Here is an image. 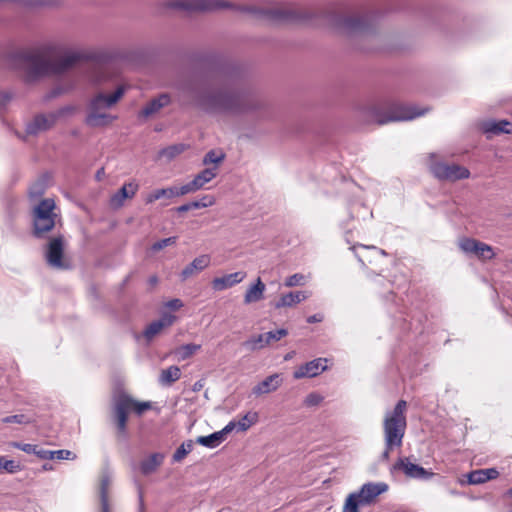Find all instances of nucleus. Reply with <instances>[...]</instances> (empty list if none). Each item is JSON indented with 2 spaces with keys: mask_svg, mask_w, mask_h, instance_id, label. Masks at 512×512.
Listing matches in <instances>:
<instances>
[{
  "mask_svg": "<svg viewBox=\"0 0 512 512\" xmlns=\"http://www.w3.org/2000/svg\"><path fill=\"white\" fill-rule=\"evenodd\" d=\"M82 57L79 52H68L58 58H52L46 48H35L13 54L11 62L21 72L25 82L30 83L45 76L63 74Z\"/></svg>",
  "mask_w": 512,
  "mask_h": 512,
  "instance_id": "1",
  "label": "nucleus"
},
{
  "mask_svg": "<svg viewBox=\"0 0 512 512\" xmlns=\"http://www.w3.org/2000/svg\"><path fill=\"white\" fill-rule=\"evenodd\" d=\"M195 105L209 114H239L254 108L252 95L202 85L191 89Z\"/></svg>",
  "mask_w": 512,
  "mask_h": 512,
  "instance_id": "2",
  "label": "nucleus"
},
{
  "mask_svg": "<svg viewBox=\"0 0 512 512\" xmlns=\"http://www.w3.org/2000/svg\"><path fill=\"white\" fill-rule=\"evenodd\" d=\"M407 403L399 400L393 411L387 412L383 421L384 444L388 449L400 448L406 431V410Z\"/></svg>",
  "mask_w": 512,
  "mask_h": 512,
  "instance_id": "3",
  "label": "nucleus"
},
{
  "mask_svg": "<svg viewBox=\"0 0 512 512\" xmlns=\"http://www.w3.org/2000/svg\"><path fill=\"white\" fill-rule=\"evenodd\" d=\"M426 110L416 106H405L395 103L374 105L368 109L369 120L378 124H386L393 121H408L424 115Z\"/></svg>",
  "mask_w": 512,
  "mask_h": 512,
  "instance_id": "4",
  "label": "nucleus"
},
{
  "mask_svg": "<svg viewBox=\"0 0 512 512\" xmlns=\"http://www.w3.org/2000/svg\"><path fill=\"white\" fill-rule=\"evenodd\" d=\"M56 204L54 199H42L32 211L33 235L42 239L51 231L57 222L58 215L55 213Z\"/></svg>",
  "mask_w": 512,
  "mask_h": 512,
  "instance_id": "5",
  "label": "nucleus"
},
{
  "mask_svg": "<svg viewBox=\"0 0 512 512\" xmlns=\"http://www.w3.org/2000/svg\"><path fill=\"white\" fill-rule=\"evenodd\" d=\"M388 490L384 482H368L353 493H350L344 503L342 512H359L360 506L371 505L376 498Z\"/></svg>",
  "mask_w": 512,
  "mask_h": 512,
  "instance_id": "6",
  "label": "nucleus"
},
{
  "mask_svg": "<svg viewBox=\"0 0 512 512\" xmlns=\"http://www.w3.org/2000/svg\"><path fill=\"white\" fill-rule=\"evenodd\" d=\"M151 408L150 402H138L126 394L120 395L114 405V420L120 436L126 435L127 417L130 411L141 415Z\"/></svg>",
  "mask_w": 512,
  "mask_h": 512,
  "instance_id": "7",
  "label": "nucleus"
},
{
  "mask_svg": "<svg viewBox=\"0 0 512 512\" xmlns=\"http://www.w3.org/2000/svg\"><path fill=\"white\" fill-rule=\"evenodd\" d=\"M435 157L434 154L430 155L428 167L437 179L454 182L469 178L470 172L464 166L436 161Z\"/></svg>",
  "mask_w": 512,
  "mask_h": 512,
  "instance_id": "8",
  "label": "nucleus"
},
{
  "mask_svg": "<svg viewBox=\"0 0 512 512\" xmlns=\"http://www.w3.org/2000/svg\"><path fill=\"white\" fill-rule=\"evenodd\" d=\"M172 6L187 11H215L232 8V4L224 0H175Z\"/></svg>",
  "mask_w": 512,
  "mask_h": 512,
  "instance_id": "9",
  "label": "nucleus"
},
{
  "mask_svg": "<svg viewBox=\"0 0 512 512\" xmlns=\"http://www.w3.org/2000/svg\"><path fill=\"white\" fill-rule=\"evenodd\" d=\"M240 11L255 14L259 17L272 21H292L298 18L296 13L284 8H258L254 6H244L238 8Z\"/></svg>",
  "mask_w": 512,
  "mask_h": 512,
  "instance_id": "10",
  "label": "nucleus"
},
{
  "mask_svg": "<svg viewBox=\"0 0 512 512\" xmlns=\"http://www.w3.org/2000/svg\"><path fill=\"white\" fill-rule=\"evenodd\" d=\"M459 248L465 254L474 255L482 260H490L495 256L490 245L469 237L460 239Z\"/></svg>",
  "mask_w": 512,
  "mask_h": 512,
  "instance_id": "11",
  "label": "nucleus"
},
{
  "mask_svg": "<svg viewBox=\"0 0 512 512\" xmlns=\"http://www.w3.org/2000/svg\"><path fill=\"white\" fill-rule=\"evenodd\" d=\"M392 471H402L405 476L412 479H429L434 474L433 472L427 471L425 468L418 464H414L409 461L407 457H400L397 462L392 466Z\"/></svg>",
  "mask_w": 512,
  "mask_h": 512,
  "instance_id": "12",
  "label": "nucleus"
},
{
  "mask_svg": "<svg viewBox=\"0 0 512 512\" xmlns=\"http://www.w3.org/2000/svg\"><path fill=\"white\" fill-rule=\"evenodd\" d=\"M63 252V237L59 235L51 239L46 251V261L49 266L56 269H66L68 266L63 262Z\"/></svg>",
  "mask_w": 512,
  "mask_h": 512,
  "instance_id": "13",
  "label": "nucleus"
},
{
  "mask_svg": "<svg viewBox=\"0 0 512 512\" xmlns=\"http://www.w3.org/2000/svg\"><path fill=\"white\" fill-rule=\"evenodd\" d=\"M125 93V88L119 86L111 95H105L104 93H98L95 95L89 103V111H102L109 109L116 104Z\"/></svg>",
  "mask_w": 512,
  "mask_h": 512,
  "instance_id": "14",
  "label": "nucleus"
},
{
  "mask_svg": "<svg viewBox=\"0 0 512 512\" xmlns=\"http://www.w3.org/2000/svg\"><path fill=\"white\" fill-rule=\"evenodd\" d=\"M338 25L348 34L363 33L369 29V17L344 16L339 19Z\"/></svg>",
  "mask_w": 512,
  "mask_h": 512,
  "instance_id": "15",
  "label": "nucleus"
},
{
  "mask_svg": "<svg viewBox=\"0 0 512 512\" xmlns=\"http://www.w3.org/2000/svg\"><path fill=\"white\" fill-rule=\"evenodd\" d=\"M327 359L317 358L299 366L294 372L295 379L316 377L327 369Z\"/></svg>",
  "mask_w": 512,
  "mask_h": 512,
  "instance_id": "16",
  "label": "nucleus"
},
{
  "mask_svg": "<svg viewBox=\"0 0 512 512\" xmlns=\"http://www.w3.org/2000/svg\"><path fill=\"white\" fill-rule=\"evenodd\" d=\"M57 122V115L52 112L49 114L36 115L26 126V132L30 135H36L42 131L52 128Z\"/></svg>",
  "mask_w": 512,
  "mask_h": 512,
  "instance_id": "17",
  "label": "nucleus"
},
{
  "mask_svg": "<svg viewBox=\"0 0 512 512\" xmlns=\"http://www.w3.org/2000/svg\"><path fill=\"white\" fill-rule=\"evenodd\" d=\"M217 168H205L200 173H198L194 179L184 185H182V193L184 195L196 192L201 189L206 183L210 182L213 178L216 177Z\"/></svg>",
  "mask_w": 512,
  "mask_h": 512,
  "instance_id": "18",
  "label": "nucleus"
},
{
  "mask_svg": "<svg viewBox=\"0 0 512 512\" xmlns=\"http://www.w3.org/2000/svg\"><path fill=\"white\" fill-rule=\"evenodd\" d=\"M236 427L235 421H230L222 430L209 434L207 436H199L196 442L204 447L213 449L219 446L228 433L232 432Z\"/></svg>",
  "mask_w": 512,
  "mask_h": 512,
  "instance_id": "19",
  "label": "nucleus"
},
{
  "mask_svg": "<svg viewBox=\"0 0 512 512\" xmlns=\"http://www.w3.org/2000/svg\"><path fill=\"white\" fill-rule=\"evenodd\" d=\"M245 277L246 273L242 271L226 274L221 277H215L211 282L212 288L215 291H223L242 282Z\"/></svg>",
  "mask_w": 512,
  "mask_h": 512,
  "instance_id": "20",
  "label": "nucleus"
},
{
  "mask_svg": "<svg viewBox=\"0 0 512 512\" xmlns=\"http://www.w3.org/2000/svg\"><path fill=\"white\" fill-rule=\"evenodd\" d=\"M175 320L174 315H164L161 319L153 321L150 323L147 328L143 332L144 338L147 342H150L157 334L161 332V330L165 327H168L173 324Z\"/></svg>",
  "mask_w": 512,
  "mask_h": 512,
  "instance_id": "21",
  "label": "nucleus"
},
{
  "mask_svg": "<svg viewBox=\"0 0 512 512\" xmlns=\"http://www.w3.org/2000/svg\"><path fill=\"white\" fill-rule=\"evenodd\" d=\"M170 103V96L166 93L159 95L156 98H153L149 101L140 111L139 116L148 118L157 112H159L163 107L167 106Z\"/></svg>",
  "mask_w": 512,
  "mask_h": 512,
  "instance_id": "22",
  "label": "nucleus"
},
{
  "mask_svg": "<svg viewBox=\"0 0 512 512\" xmlns=\"http://www.w3.org/2000/svg\"><path fill=\"white\" fill-rule=\"evenodd\" d=\"M181 191H182L181 186L180 187L171 186V187H167V188L156 189L147 195V197L145 198V203L152 204L153 202L163 199V198L164 199H172L174 197L183 196L184 193H182Z\"/></svg>",
  "mask_w": 512,
  "mask_h": 512,
  "instance_id": "23",
  "label": "nucleus"
},
{
  "mask_svg": "<svg viewBox=\"0 0 512 512\" xmlns=\"http://www.w3.org/2000/svg\"><path fill=\"white\" fill-rule=\"evenodd\" d=\"M211 258L207 254L196 257L189 265H187L181 272L182 280H186L195 273L203 271L210 265Z\"/></svg>",
  "mask_w": 512,
  "mask_h": 512,
  "instance_id": "24",
  "label": "nucleus"
},
{
  "mask_svg": "<svg viewBox=\"0 0 512 512\" xmlns=\"http://www.w3.org/2000/svg\"><path fill=\"white\" fill-rule=\"evenodd\" d=\"M282 379L275 373L266 377L263 381L253 387L252 393L256 396L276 391L281 385Z\"/></svg>",
  "mask_w": 512,
  "mask_h": 512,
  "instance_id": "25",
  "label": "nucleus"
},
{
  "mask_svg": "<svg viewBox=\"0 0 512 512\" xmlns=\"http://www.w3.org/2000/svg\"><path fill=\"white\" fill-rule=\"evenodd\" d=\"M117 117L100 111H89L85 123L92 128L104 127L111 124Z\"/></svg>",
  "mask_w": 512,
  "mask_h": 512,
  "instance_id": "26",
  "label": "nucleus"
},
{
  "mask_svg": "<svg viewBox=\"0 0 512 512\" xmlns=\"http://www.w3.org/2000/svg\"><path fill=\"white\" fill-rule=\"evenodd\" d=\"M482 130L486 134H512V123L507 120H489L482 123Z\"/></svg>",
  "mask_w": 512,
  "mask_h": 512,
  "instance_id": "27",
  "label": "nucleus"
},
{
  "mask_svg": "<svg viewBox=\"0 0 512 512\" xmlns=\"http://www.w3.org/2000/svg\"><path fill=\"white\" fill-rule=\"evenodd\" d=\"M139 185L136 182L125 183L119 191L111 198V204L120 207L126 198H132L138 191Z\"/></svg>",
  "mask_w": 512,
  "mask_h": 512,
  "instance_id": "28",
  "label": "nucleus"
},
{
  "mask_svg": "<svg viewBox=\"0 0 512 512\" xmlns=\"http://www.w3.org/2000/svg\"><path fill=\"white\" fill-rule=\"evenodd\" d=\"M499 476V472L495 468L479 469L474 470L468 474L469 484H482L488 480L496 479Z\"/></svg>",
  "mask_w": 512,
  "mask_h": 512,
  "instance_id": "29",
  "label": "nucleus"
},
{
  "mask_svg": "<svg viewBox=\"0 0 512 512\" xmlns=\"http://www.w3.org/2000/svg\"><path fill=\"white\" fill-rule=\"evenodd\" d=\"M308 297L309 294L306 291L289 292L280 297V299L275 303V308L291 307L306 300Z\"/></svg>",
  "mask_w": 512,
  "mask_h": 512,
  "instance_id": "30",
  "label": "nucleus"
},
{
  "mask_svg": "<svg viewBox=\"0 0 512 512\" xmlns=\"http://www.w3.org/2000/svg\"><path fill=\"white\" fill-rule=\"evenodd\" d=\"M266 286L260 278H257L256 282L252 284L244 295V303L251 304L258 302L264 298Z\"/></svg>",
  "mask_w": 512,
  "mask_h": 512,
  "instance_id": "31",
  "label": "nucleus"
},
{
  "mask_svg": "<svg viewBox=\"0 0 512 512\" xmlns=\"http://www.w3.org/2000/svg\"><path fill=\"white\" fill-rule=\"evenodd\" d=\"M163 460L164 454L153 453L141 462L140 469L145 475L151 474L162 464Z\"/></svg>",
  "mask_w": 512,
  "mask_h": 512,
  "instance_id": "32",
  "label": "nucleus"
},
{
  "mask_svg": "<svg viewBox=\"0 0 512 512\" xmlns=\"http://www.w3.org/2000/svg\"><path fill=\"white\" fill-rule=\"evenodd\" d=\"M181 376V370L178 366H170L161 371L159 376V383L164 386H169L176 382Z\"/></svg>",
  "mask_w": 512,
  "mask_h": 512,
  "instance_id": "33",
  "label": "nucleus"
},
{
  "mask_svg": "<svg viewBox=\"0 0 512 512\" xmlns=\"http://www.w3.org/2000/svg\"><path fill=\"white\" fill-rule=\"evenodd\" d=\"M259 415L257 412H247L238 422H235L238 431H247L251 426L258 422Z\"/></svg>",
  "mask_w": 512,
  "mask_h": 512,
  "instance_id": "34",
  "label": "nucleus"
},
{
  "mask_svg": "<svg viewBox=\"0 0 512 512\" xmlns=\"http://www.w3.org/2000/svg\"><path fill=\"white\" fill-rule=\"evenodd\" d=\"M243 346L248 350L256 351L268 346V344L267 339L265 338V334H259L250 337L243 343Z\"/></svg>",
  "mask_w": 512,
  "mask_h": 512,
  "instance_id": "35",
  "label": "nucleus"
},
{
  "mask_svg": "<svg viewBox=\"0 0 512 512\" xmlns=\"http://www.w3.org/2000/svg\"><path fill=\"white\" fill-rule=\"evenodd\" d=\"M22 469L23 467L19 462L8 460L4 456H0V474L3 472L15 474L22 471Z\"/></svg>",
  "mask_w": 512,
  "mask_h": 512,
  "instance_id": "36",
  "label": "nucleus"
},
{
  "mask_svg": "<svg viewBox=\"0 0 512 512\" xmlns=\"http://www.w3.org/2000/svg\"><path fill=\"white\" fill-rule=\"evenodd\" d=\"M110 485V479L108 476H104L101 480L100 484V502H101V512H109V503H108V488Z\"/></svg>",
  "mask_w": 512,
  "mask_h": 512,
  "instance_id": "37",
  "label": "nucleus"
},
{
  "mask_svg": "<svg viewBox=\"0 0 512 512\" xmlns=\"http://www.w3.org/2000/svg\"><path fill=\"white\" fill-rule=\"evenodd\" d=\"M187 149V145L179 143L168 146L160 151V156L172 160Z\"/></svg>",
  "mask_w": 512,
  "mask_h": 512,
  "instance_id": "38",
  "label": "nucleus"
},
{
  "mask_svg": "<svg viewBox=\"0 0 512 512\" xmlns=\"http://www.w3.org/2000/svg\"><path fill=\"white\" fill-rule=\"evenodd\" d=\"M201 345L199 344H185L177 348L176 355L178 356L179 360H186L189 357H191L195 352L200 350Z\"/></svg>",
  "mask_w": 512,
  "mask_h": 512,
  "instance_id": "39",
  "label": "nucleus"
},
{
  "mask_svg": "<svg viewBox=\"0 0 512 512\" xmlns=\"http://www.w3.org/2000/svg\"><path fill=\"white\" fill-rule=\"evenodd\" d=\"M194 443L192 440H187L182 443L180 447L176 449L173 454V462H180L183 460L187 454H189L193 449Z\"/></svg>",
  "mask_w": 512,
  "mask_h": 512,
  "instance_id": "40",
  "label": "nucleus"
},
{
  "mask_svg": "<svg viewBox=\"0 0 512 512\" xmlns=\"http://www.w3.org/2000/svg\"><path fill=\"white\" fill-rule=\"evenodd\" d=\"M224 158H225V154L223 152L210 150L205 154V156L203 158V164L204 165L219 164L224 160Z\"/></svg>",
  "mask_w": 512,
  "mask_h": 512,
  "instance_id": "41",
  "label": "nucleus"
},
{
  "mask_svg": "<svg viewBox=\"0 0 512 512\" xmlns=\"http://www.w3.org/2000/svg\"><path fill=\"white\" fill-rule=\"evenodd\" d=\"M46 189L44 180H38L34 182L29 188V196L31 199H37L41 197Z\"/></svg>",
  "mask_w": 512,
  "mask_h": 512,
  "instance_id": "42",
  "label": "nucleus"
},
{
  "mask_svg": "<svg viewBox=\"0 0 512 512\" xmlns=\"http://www.w3.org/2000/svg\"><path fill=\"white\" fill-rule=\"evenodd\" d=\"M1 422L4 424H29L31 420L24 414H15L11 416H6L1 419Z\"/></svg>",
  "mask_w": 512,
  "mask_h": 512,
  "instance_id": "43",
  "label": "nucleus"
},
{
  "mask_svg": "<svg viewBox=\"0 0 512 512\" xmlns=\"http://www.w3.org/2000/svg\"><path fill=\"white\" fill-rule=\"evenodd\" d=\"M264 334H265V338L267 339V344L269 345L270 343L275 342V341H279L283 337L287 336L288 335V330L284 329V328H281V329H277L275 331H269V332L264 333Z\"/></svg>",
  "mask_w": 512,
  "mask_h": 512,
  "instance_id": "44",
  "label": "nucleus"
},
{
  "mask_svg": "<svg viewBox=\"0 0 512 512\" xmlns=\"http://www.w3.org/2000/svg\"><path fill=\"white\" fill-rule=\"evenodd\" d=\"M9 446L19 449L27 454H34V455H35L36 447H37V445H34V444L21 443V442H16V441L10 442Z\"/></svg>",
  "mask_w": 512,
  "mask_h": 512,
  "instance_id": "45",
  "label": "nucleus"
},
{
  "mask_svg": "<svg viewBox=\"0 0 512 512\" xmlns=\"http://www.w3.org/2000/svg\"><path fill=\"white\" fill-rule=\"evenodd\" d=\"M176 240H177V237H175V236L161 239V240L155 242L151 246V250L154 251V252L160 251L161 249H163V248H165L167 246L175 244Z\"/></svg>",
  "mask_w": 512,
  "mask_h": 512,
  "instance_id": "46",
  "label": "nucleus"
},
{
  "mask_svg": "<svg viewBox=\"0 0 512 512\" xmlns=\"http://www.w3.org/2000/svg\"><path fill=\"white\" fill-rule=\"evenodd\" d=\"M323 399H324L323 396H321L320 394H318L316 392H312L306 396V398L304 400V404L307 407L317 406L323 401Z\"/></svg>",
  "mask_w": 512,
  "mask_h": 512,
  "instance_id": "47",
  "label": "nucleus"
},
{
  "mask_svg": "<svg viewBox=\"0 0 512 512\" xmlns=\"http://www.w3.org/2000/svg\"><path fill=\"white\" fill-rule=\"evenodd\" d=\"M53 454V459L58 460H74L76 458V455L72 451L66 449L55 450Z\"/></svg>",
  "mask_w": 512,
  "mask_h": 512,
  "instance_id": "48",
  "label": "nucleus"
},
{
  "mask_svg": "<svg viewBox=\"0 0 512 512\" xmlns=\"http://www.w3.org/2000/svg\"><path fill=\"white\" fill-rule=\"evenodd\" d=\"M304 280H305V276L303 274L296 273V274L289 276L285 280V286L293 287V286H297V285H303Z\"/></svg>",
  "mask_w": 512,
  "mask_h": 512,
  "instance_id": "49",
  "label": "nucleus"
},
{
  "mask_svg": "<svg viewBox=\"0 0 512 512\" xmlns=\"http://www.w3.org/2000/svg\"><path fill=\"white\" fill-rule=\"evenodd\" d=\"M13 93L10 91L0 92V113L5 110L8 103L12 100Z\"/></svg>",
  "mask_w": 512,
  "mask_h": 512,
  "instance_id": "50",
  "label": "nucleus"
},
{
  "mask_svg": "<svg viewBox=\"0 0 512 512\" xmlns=\"http://www.w3.org/2000/svg\"><path fill=\"white\" fill-rule=\"evenodd\" d=\"M193 204H195V209L205 208L212 206L214 204V199L213 197L206 195L199 201H193Z\"/></svg>",
  "mask_w": 512,
  "mask_h": 512,
  "instance_id": "51",
  "label": "nucleus"
},
{
  "mask_svg": "<svg viewBox=\"0 0 512 512\" xmlns=\"http://www.w3.org/2000/svg\"><path fill=\"white\" fill-rule=\"evenodd\" d=\"M35 455L43 460H52L54 454L52 450L42 449L37 446Z\"/></svg>",
  "mask_w": 512,
  "mask_h": 512,
  "instance_id": "52",
  "label": "nucleus"
},
{
  "mask_svg": "<svg viewBox=\"0 0 512 512\" xmlns=\"http://www.w3.org/2000/svg\"><path fill=\"white\" fill-rule=\"evenodd\" d=\"M73 111H74V108L72 106H65L55 112H52V113L57 115V120H58L60 117L66 115V114H70Z\"/></svg>",
  "mask_w": 512,
  "mask_h": 512,
  "instance_id": "53",
  "label": "nucleus"
},
{
  "mask_svg": "<svg viewBox=\"0 0 512 512\" xmlns=\"http://www.w3.org/2000/svg\"><path fill=\"white\" fill-rule=\"evenodd\" d=\"M194 206H195V204H193V201H192V202L185 203V204L177 207L176 210H177L178 213H184V212H187V211H189L191 209H195Z\"/></svg>",
  "mask_w": 512,
  "mask_h": 512,
  "instance_id": "54",
  "label": "nucleus"
},
{
  "mask_svg": "<svg viewBox=\"0 0 512 512\" xmlns=\"http://www.w3.org/2000/svg\"><path fill=\"white\" fill-rule=\"evenodd\" d=\"M393 450L394 449H388L387 445L385 444L384 451L380 455V461H382V462L388 461L390 459V452Z\"/></svg>",
  "mask_w": 512,
  "mask_h": 512,
  "instance_id": "55",
  "label": "nucleus"
},
{
  "mask_svg": "<svg viewBox=\"0 0 512 512\" xmlns=\"http://www.w3.org/2000/svg\"><path fill=\"white\" fill-rule=\"evenodd\" d=\"M322 320H323L322 314H314L307 318L308 323H318V322H321Z\"/></svg>",
  "mask_w": 512,
  "mask_h": 512,
  "instance_id": "56",
  "label": "nucleus"
},
{
  "mask_svg": "<svg viewBox=\"0 0 512 512\" xmlns=\"http://www.w3.org/2000/svg\"><path fill=\"white\" fill-rule=\"evenodd\" d=\"M167 305L172 309H179L182 307L183 303L180 299H173L169 301Z\"/></svg>",
  "mask_w": 512,
  "mask_h": 512,
  "instance_id": "57",
  "label": "nucleus"
},
{
  "mask_svg": "<svg viewBox=\"0 0 512 512\" xmlns=\"http://www.w3.org/2000/svg\"><path fill=\"white\" fill-rule=\"evenodd\" d=\"M42 469H43V470H51V469H52V466H51L50 464L46 463V464H44V465L42 466Z\"/></svg>",
  "mask_w": 512,
  "mask_h": 512,
  "instance_id": "58",
  "label": "nucleus"
},
{
  "mask_svg": "<svg viewBox=\"0 0 512 512\" xmlns=\"http://www.w3.org/2000/svg\"><path fill=\"white\" fill-rule=\"evenodd\" d=\"M150 281H151V283H156V282H157V278H156V277H152V278L150 279Z\"/></svg>",
  "mask_w": 512,
  "mask_h": 512,
  "instance_id": "59",
  "label": "nucleus"
},
{
  "mask_svg": "<svg viewBox=\"0 0 512 512\" xmlns=\"http://www.w3.org/2000/svg\"><path fill=\"white\" fill-rule=\"evenodd\" d=\"M507 493H508V495H509L510 497H512V487L508 490V492H507Z\"/></svg>",
  "mask_w": 512,
  "mask_h": 512,
  "instance_id": "60",
  "label": "nucleus"
},
{
  "mask_svg": "<svg viewBox=\"0 0 512 512\" xmlns=\"http://www.w3.org/2000/svg\"><path fill=\"white\" fill-rule=\"evenodd\" d=\"M101 172H103V169H101L100 171L97 172V177L99 178V176H101Z\"/></svg>",
  "mask_w": 512,
  "mask_h": 512,
  "instance_id": "61",
  "label": "nucleus"
},
{
  "mask_svg": "<svg viewBox=\"0 0 512 512\" xmlns=\"http://www.w3.org/2000/svg\"><path fill=\"white\" fill-rule=\"evenodd\" d=\"M356 256L358 257L359 262L363 263L362 259L358 255Z\"/></svg>",
  "mask_w": 512,
  "mask_h": 512,
  "instance_id": "62",
  "label": "nucleus"
},
{
  "mask_svg": "<svg viewBox=\"0 0 512 512\" xmlns=\"http://www.w3.org/2000/svg\"><path fill=\"white\" fill-rule=\"evenodd\" d=\"M380 253L383 254V255L386 254L384 250H380Z\"/></svg>",
  "mask_w": 512,
  "mask_h": 512,
  "instance_id": "63",
  "label": "nucleus"
},
{
  "mask_svg": "<svg viewBox=\"0 0 512 512\" xmlns=\"http://www.w3.org/2000/svg\"><path fill=\"white\" fill-rule=\"evenodd\" d=\"M511 263H512V259H511Z\"/></svg>",
  "mask_w": 512,
  "mask_h": 512,
  "instance_id": "64",
  "label": "nucleus"
}]
</instances>
